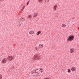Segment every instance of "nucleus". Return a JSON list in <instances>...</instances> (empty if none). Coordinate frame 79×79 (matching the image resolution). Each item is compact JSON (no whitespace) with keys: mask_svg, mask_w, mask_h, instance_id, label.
Listing matches in <instances>:
<instances>
[{"mask_svg":"<svg viewBox=\"0 0 79 79\" xmlns=\"http://www.w3.org/2000/svg\"><path fill=\"white\" fill-rule=\"evenodd\" d=\"M74 39V37L73 36H70L68 38L67 41H72Z\"/></svg>","mask_w":79,"mask_h":79,"instance_id":"f257e3e1","label":"nucleus"},{"mask_svg":"<svg viewBox=\"0 0 79 79\" xmlns=\"http://www.w3.org/2000/svg\"><path fill=\"white\" fill-rule=\"evenodd\" d=\"M7 61V59L6 58H4L2 60V63H3V64H5V63H6V62Z\"/></svg>","mask_w":79,"mask_h":79,"instance_id":"f03ea898","label":"nucleus"},{"mask_svg":"<svg viewBox=\"0 0 79 79\" xmlns=\"http://www.w3.org/2000/svg\"><path fill=\"white\" fill-rule=\"evenodd\" d=\"M36 74V76H39L40 75V71L39 70H38L36 71V72L35 73V74Z\"/></svg>","mask_w":79,"mask_h":79,"instance_id":"7ed1b4c3","label":"nucleus"},{"mask_svg":"<svg viewBox=\"0 0 79 79\" xmlns=\"http://www.w3.org/2000/svg\"><path fill=\"white\" fill-rule=\"evenodd\" d=\"M13 56H9L7 58V60L8 61H11V60H13Z\"/></svg>","mask_w":79,"mask_h":79,"instance_id":"20e7f679","label":"nucleus"},{"mask_svg":"<svg viewBox=\"0 0 79 79\" xmlns=\"http://www.w3.org/2000/svg\"><path fill=\"white\" fill-rule=\"evenodd\" d=\"M75 52V49L74 48H72L70 50L69 52L70 53H73Z\"/></svg>","mask_w":79,"mask_h":79,"instance_id":"39448f33","label":"nucleus"},{"mask_svg":"<svg viewBox=\"0 0 79 79\" xmlns=\"http://www.w3.org/2000/svg\"><path fill=\"white\" fill-rule=\"evenodd\" d=\"M34 31H30L29 32V34L31 35H34Z\"/></svg>","mask_w":79,"mask_h":79,"instance_id":"423d86ee","label":"nucleus"},{"mask_svg":"<svg viewBox=\"0 0 79 79\" xmlns=\"http://www.w3.org/2000/svg\"><path fill=\"white\" fill-rule=\"evenodd\" d=\"M71 69L72 71H74L76 70V68H75L74 67H72Z\"/></svg>","mask_w":79,"mask_h":79,"instance_id":"0eeeda50","label":"nucleus"},{"mask_svg":"<svg viewBox=\"0 0 79 79\" xmlns=\"http://www.w3.org/2000/svg\"><path fill=\"white\" fill-rule=\"evenodd\" d=\"M54 10V11H55L57 8V5H55L53 6Z\"/></svg>","mask_w":79,"mask_h":79,"instance_id":"6e6552de","label":"nucleus"},{"mask_svg":"<svg viewBox=\"0 0 79 79\" xmlns=\"http://www.w3.org/2000/svg\"><path fill=\"white\" fill-rule=\"evenodd\" d=\"M37 16V13H35L34 14V16H33V18H35V17H36Z\"/></svg>","mask_w":79,"mask_h":79,"instance_id":"1a4fd4ad","label":"nucleus"},{"mask_svg":"<svg viewBox=\"0 0 79 79\" xmlns=\"http://www.w3.org/2000/svg\"><path fill=\"white\" fill-rule=\"evenodd\" d=\"M25 8V6H23L21 10V13H22L23 12V10H24V9Z\"/></svg>","mask_w":79,"mask_h":79,"instance_id":"9d476101","label":"nucleus"},{"mask_svg":"<svg viewBox=\"0 0 79 79\" xmlns=\"http://www.w3.org/2000/svg\"><path fill=\"white\" fill-rule=\"evenodd\" d=\"M42 33V31H39L37 33V35H39L41 34Z\"/></svg>","mask_w":79,"mask_h":79,"instance_id":"9b49d317","label":"nucleus"},{"mask_svg":"<svg viewBox=\"0 0 79 79\" xmlns=\"http://www.w3.org/2000/svg\"><path fill=\"white\" fill-rule=\"evenodd\" d=\"M27 17L29 19H31L32 18V16L31 15H28Z\"/></svg>","mask_w":79,"mask_h":79,"instance_id":"f8f14e48","label":"nucleus"},{"mask_svg":"<svg viewBox=\"0 0 79 79\" xmlns=\"http://www.w3.org/2000/svg\"><path fill=\"white\" fill-rule=\"evenodd\" d=\"M24 19H25V18H21V20L22 21H24Z\"/></svg>","mask_w":79,"mask_h":79,"instance_id":"ddd939ff","label":"nucleus"},{"mask_svg":"<svg viewBox=\"0 0 79 79\" xmlns=\"http://www.w3.org/2000/svg\"><path fill=\"white\" fill-rule=\"evenodd\" d=\"M35 58H36V59L38 60V59H39V56H36L35 57Z\"/></svg>","mask_w":79,"mask_h":79,"instance_id":"4468645a","label":"nucleus"},{"mask_svg":"<svg viewBox=\"0 0 79 79\" xmlns=\"http://www.w3.org/2000/svg\"><path fill=\"white\" fill-rule=\"evenodd\" d=\"M62 27H66V25H65V24H63L62 25Z\"/></svg>","mask_w":79,"mask_h":79,"instance_id":"2eb2a0df","label":"nucleus"},{"mask_svg":"<svg viewBox=\"0 0 79 79\" xmlns=\"http://www.w3.org/2000/svg\"><path fill=\"white\" fill-rule=\"evenodd\" d=\"M40 71L41 72V73H42V72H43V71H44V69H42V68H41L40 69Z\"/></svg>","mask_w":79,"mask_h":79,"instance_id":"dca6fc26","label":"nucleus"},{"mask_svg":"<svg viewBox=\"0 0 79 79\" xmlns=\"http://www.w3.org/2000/svg\"><path fill=\"white\" fill-rule=\"evenodd\" d=\"M38 2L39 3H42V0H38Z\"/></svg>","mask_w":79,"mask_h":79,"instance_id":"f3484780","label":"nucleus"},{"mask_svg":"<svg viewBox=\"0 0 79 79\" xmlns=\"http://www.w3.org/2000/svg\"><path fill=\"white\" fill-rule=\"evenodd\" d=\"M68 73H71V70L69 69L67 70Z\"/></svg>","mask_w":79,"mask_h":79,"instance_id":"a211bd4d","label":"nucleus"},{"mask_svg":"<svg viewBox=\"0 0 79 79\" xmlns=\"http://www.w3.org/2000/svg\"><path fill=\"white\" fill-rule=\"evenodd\" d=\"M2 75L0 74V79H2Z\"/></svg>","mask_w":79,"mask_h":79,"instance_id":"6ab92c4d","label":"nucleus"},{"mask_svg":"<svg viewBox=\"0 0 79 79\" xmlns=\"http://www.w3.org/2000/svg\"><path fill=\"white\" fill-rule=\"evenodd\" d=\"M35 49L36 50H37V49H38V48H37V47H35Z\"/></svg>","mask_w":79,"mask_h":79,"instance_id":"aec40b11","label":"nucleus"},{"mask_svg":"<svg viewBox=\"0 0 79 79\" xmlns=\"http://www.w3.org/2000/svg\"><path fill=\"white\" fill-rule=\"evenodd\" d=\"M40 47H43V45L42 44L40 45Z\"/></svg>","mask_w":79,"mask_h":79,"instance_id":"412c9836","label":"nucleus"},{"mask_svg":"<svg viewBox=\"0 0 79 79\" xmlns=\"http://www.w3.org/2000/svg\"><path fill=\"white\" fill-rule=\"evenodd\" d=\"M29 1H28V2L27 3V5H28V4H29Z\"/></svg>","mask_w":79,"mask_h":79,"instance_id":"4be33fe9","label":"nucleus"},{"mask_svg":"<svg viewBox=\"0 0 79 79\" xmlns=\"http://www.w3.org/2000/svg\"><path fill=\"white\" fill-rule=\"evenodd\" d=\"M33 73H34V71L33 70L32 72H31V74H33Z\"/></svg>","mask_w":79,"mask_h":79,"instance_id":"5701e85b","label":"nucleus"},{"mask_svg":"<svg viewBox=\"0 0 79 79\" xmlns=\"http://www.w3.org/2000/svg\"><path fill=\"white\" fill-rule=\"evenodd\" d=\"M62 69L63 70V71H65V69L64 68H63Z\"/></svg>","mask_w":79,"mask_h":79,"instance_id":"b1692460","label":"nucleus"},{"mask_svg":"<svg viewBox=\"0 0 79 79\" xmlns=\"http://www.w3.org/2000/svg\"><path fill=\"white\" fill-rule=\"evenodd\" d=\"M47 2H49V0H46Z\"/></svg>","mask_w":79,"mask_h":79,"instance_id":"393cba45","label":"nucleus"},{"mask_svg":"<svg viewBox=\"0 0 79 79\" xmlns=\"http://www.w3.org/2000/svg\"><path fill=\"white\" fill-rule=\"evenodd\" d=\"M1 2H3L4 1V0H0Z\"/></svg>","mask_w":79,"mask_h":79,"instance_id":"a878e982","label":"nucleus"},{"mask_svg":"<svg viewBox=\"0 0 79 79\" xmlns=\"http://www.w3.org/2000/svg\"><path fill=\"white\" fill-rule=\"evenodd\" d=\"M44 79H49V78H45Z\"/></svg>","mask_w":79,"mask_h":79,"instance_id":"bb28decb","label":"nucleus"}]
</instances>
